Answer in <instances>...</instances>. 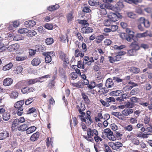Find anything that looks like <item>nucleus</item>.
I'll use <instances>...</instances> for the list:
<instances>
[{"label": "nucleus", "instance_id": "obj_1", "mask_svg": "<svg viewBox=\"0 0 152 152\" xmlns=\"http://www.w3.org/2000/svg\"><path fill=\"white\" fill-rule=\"evenodd\" d=\"M77 107L80 115H78L81 120L83 122H85L88 125H90L92 122L91 117L89 115L90 112L88 111L86 115L83 112L85 110V107L84 105L81 103L80 106H77Z\"/></svg>", "mask_w": 152, "mask_h": 152}, {"label": "nucleus", "instance_id": "obj_2", "mask_svg": "<svg viewBox=\"0 0 152 152\" xmlns=\"http://www.w3.org/2000/svg\"><path fill=\"white\" fill-rule=\"evenodd\" d=\"M87 135H83V137L89 141L92 142L94 140L93 136L98 135V132L95 129H92L89 128L87 130Z\"/></svg>", "mask_w": 152, "mask_h": 152}, {"label": "nucleus", "instance_id": "obj_3", "mask_svg": "<svg viewBox=\"0 0 152 152\" xmlns=\"http://www.w3.org/2000/svg\"><path fill=\"white\" fill-rule=\"evenodd\" d=\"M104 132L109 140L112 141H114L116 140L115 137L110 129L107 128L104 129Z\"/></svg>", "mask_w": 152, "mask_h": 152}, {"label": "nucleus", "instance_id": "obj_4", "mask_svg": "<svg viewBox=\"0 0 152 152\" xmlns=\"http://www.w3.org/2000/svg\"><path fill=\"white\" fill-rule=\"evenodd\" d=\"M42 55L45 56V60L47 63L50 62L51 60V56H55V53L53 51L45 52L42 53Z\"/></svg>", "mask_w": 152, "mask_h": 152}, {"label": "nucleus", "instance_id": "obj_5", "mask_svg": "<svg viewBox=\"0 0 152 152\" xmlns=\"http://www.w3.org/2000/svg\"><path fill=\"white\" fill-rule=\"evenodd\" d=\"M110 146L114 150H117L123 146L122 144L120 142H116L115 143L113 142H110Z\"/></svg>", "mask_w": 152, "mask_h": 152}, {"label": "nucleus", "instance_id": "obj_6", "mask_svg": "<svg viewBox=\"0 0 152 152\" xmlns=\"http://www.w3.org/2000/svg\"><path fill=\"white\" fill-rule=\"evenodd\" d=\"M108 19H110L113 22H115L118 20L119 18L116 14L110 12L108 15Z\"/></svg>", "mask_w": 152, "mask_h": 152}, {"label": "nucleus", "instance_id": "obj_7", "mask_svg": "<svg viewBox=\"0 0 152 152\" xmlns=\"http://www.w3.org/2000/svg\"><path fill=\"white\" fill-rule=\"evenodd\" d=\"M148 36L150 37H152V34H150V32L148 31H146L145 32L142 33L137 34L136 37L141 38L146 37Z\"/></svg>", "mask_w": 152, "mask_h": 152}, {"label": "nucleus", "instance_id": "obj_8", "mask_svg": "<svg viewBox=\"0 0 152 152\" xmlns=\"http://www.w3.org/2000/svg\"><path fill=\"white\" fill-rule=\"evenodd\" d=\"M19 47V45L17 44H15L10 45L7 48L9 51H14L17 50Z\"/></svg>", "mask_w": 152, "mask_h": 152}, {"label": "nucleus", "instance_id": "obj_9", "mask_svg": "<svg viewBox=\"0 0 152 152\" xmlns=\"http://www.w3.org/2000/svg\"><path fill=\"white\" fill-rule=\"evenodd\" d=\"M36 23L35 21L31 20L25 22V26L27 28H31L35 25Z\"/></svg>", "mask_w": 152, "mask_h": 152}, {"label": "nucleus", "instance_id": "obj_10", "mask_svg": "<svg viewBox=\"0 0 152 152\" xmlns=\"http://www.w3.org/2000/svg\"><path fill=\"white\" fill-rule=\"evenodd\" d=\"M42 59L39 57L34 58L31 61V64L34 66H36L39 65L41 62Z\"/></svg>", "mask_w": 152, "mask_h": 152}, {"label": "nucleus", "instance_id": "obj_11", "mask_svg": "<svg viewBox=\"0 0 152 152\" xmlns=\"http://www.w3.org/2000/svg\"><path fill=\"white\" fill-rule=\"evenodd\" d=\"M24 102V101L23 100L18 101L15 104L14 107L18 109L23 108Z\"/></svg>", "mask_w": 152, "mask_h": 152}, {"label": "nucleus", "instance_id": "obj_12", "mask_svg": "<svg viewBox=\"0 0 152 152\" xmlns=\"http://www.w3.org/2000/svg\"><path fill=\"white\" fill-rule=\"evenodd\" d=\"M60 58L64 61V62L66 64H68L69 63V60L66 57L65 54L62 51H60L59 53Z\"/></svg>", "mask_w": 152, "mask_h": 152}, {"label": "nucleus", "instance_id": "obj_13", "mask_svg": "<svg viewBox=\"0 0 152 152\" xmlns=\"http://www.w3.org/2000/svg\"><path fill=\"white\" fill-rule=\"evenodd\" d=\"M105 86L107 88H111L114 86V83L112 79L109 78L107 79L105 83Z\"/></svg>", "mask_w": 152, "mask_h": 152}, {"label": "nucleus", "instance_id": "obj_14", "mask_svg": "<svg viewBox=\"0 0 152 152\" xmlns=\"http://www.w3.org/2000/svg\"><path fill=\"white\" fill-rule=\"evenodd\" d=\"M13 83L12 79L10 78H7L3 81V85L4 86H8L11 85Z\"/></svg>", "mask_w": 152, "mask_h": 152}, {"label": "nucleus", "instance_id": "obj_15", "mask_svg": "<svg viewBox=\"0 0 152 152\" xmlns=\"http://www.w3.org/2000/svg\"><path fill=\"white\" fill-rule=\"evenodd\" d=\"M83 33L88 34L93 32V29L88 27H84L81 29Z\"/></svg>", "mask_w": 152, "mask_h": 152}, {"label": "nucleus", "instance_id": "obj_16", "mask_svg": "<svg viewBox=\"0 0 152 152\" xmlns=\"http://www.w3.org/2000/svg\"><path fill=\"white\" fill-rule=\"evenodd\" d=\"M111 114L120 120H123L125 118V117L123 115L122 113L118 112H112Z\"/></svg>", "mask_w": 152, "mask_h": 152}, {"label": "nucleus", "instance_id": "obj_17", "mask_svg": "<svg viewBox=\"0 0 152 152\" xmlns=\"http://www.w3.org/2000/svg\"><path fill=\"white\" fill-rule=\"evenodd\" d=\"M140 20L141 24H143L145 27L148 28L150 26L149 21L147 20H145L144 18H140Z\"/></svg>", "mask_w": 152, "mask_h": 152}, {"label": "nucleus", "instance_id": "obj_18", "mask_svg": "<svg viewBox=\"0 0 152 152\" xmlns=\"http://www.w3.org/2000/svg\"><path fill=\"white\" fill-rule=\"evenodd\" d=\"M133 112V110L132 109H124L122 111L123 115L127 116L132 114Z\"/></svg>", "mask_w": 152, "mask_h": 152}, {"label": "nucleus", "instance_id": "obj_19", "mask_svg": "<svg viewBox=\"0 0 152 152\" xmlns=\"http://www.w3.org/2000/svg\"><path fill=\"white\" fill-rule=\"evenodd\" d=\"M9 137V133L7 131H3L0 133V140H3Z\"/></svg>", "mask_w": 152, "mask_h": 152}, {"label": "nucleus", "instance_id": "obj_20", "mask_svg": "<svg viewBox=\"0 0 152 152\" xmlns=\"http://www.w3.org/2000/svg\"><path fill=\"white\" fill-rule=\"evenodd\" d=\"M71 85L73 87L77 88H82L83 87V84L82 82L78 81L77 83H71Z\"/></svg>", "mask_w": 152, "mask_h": 152}, {"label": "nucleus", "instance_id": "obj_21", "mask_svg": "<svg viewBox=\"0 0 152 152\" xmlns=\"http://www.w3.org/2000/svg\"><path fill=\"white\" fill-rule=\"evenodd\" d=\"M26 86L33 85L37 82H40L37 79H31L28 80H25Z\"/></svg>", "mask_w": 152, "mask_h": 152}, {"label": "nucleus", "instance_id": "obj_22", "mask_svg": "<svg viewBox=\"0 0 152 152\" xmlns=\"http://www.w3.org/2000/svg\"><path fill=\"white\" fill-rule=\"evenodd\" d=\"M132 48L136 51L140 49V47L137 42L135 41L132 42L130 45Z\"/></svg>", "mask_w": 152, "mask_h": 152}, {"label": "nucleus", "instance_id": "obj_23", "mask_svg": "<svg viewBox=\"0 0 152 152\" xmlns=\"http://www.w3.org/2000/svg\"><path fill=\"white\" fill-rule=\"evenodd\" d=\"M39 136V133L37 132L33 134L30 137V140L32 141H34L37 140Z\"/></svg>", "mask_w": 152, "mask_h": 152}, {"label": "nucleus", "instance_id": "obj_24", "mask_svg": "<svg viewBox=\"0 0 152 152\" xmlns=\"http://www.w3.org/2000/svg\"><path fill=\"white\" fill-rule=\"evenodd\" d=\"M25 86H26V80L18 82L15 85V87L17 88H20Z\"/></svg>", "mask_w": 152, "mask_h": 152}, {"label": "nucleus", "instance_id": "obj_25", "mask_svg": "<svg viewBox=\"0 0 152 152\" xmlns=\"http://www.w3.org/2000/svg\"><path fill=\"white\" fill-rule=\"evenodd\" d=\"M36 129V128L34 126H31L27 128L26 130L27 134H28L34 132Z\"/></svg>", "mask_w": 152, "mask_h": 152}, {"label": "nucleus", "instance_id": "obj_26", "mask_svg": "<svg viewBox=\"0 0 152 152\" xmlns=\"http://www.w3.org/2000/svg\"><path fill=\"white\" fill-rule=\"evenodd\" d=\"M70 123L71 128H72L73 126H75L77 124V119L75 117L73 118L72 120H70Z\"/></svg>", "mask_w": 152, "mask_h": 152}, {"label": "nucleus", "instance_id": "obj_27", "mask_svg": "<svg viewBox=\"0 0 152 152\" xmlns=\"http://www.w3.org/2000/svg\"><path fill=\"white\" fill-rule=\"evenodd\" d=\"M123 91L121 90H117L113 91L110 92V94L112 96H117L122 94Z\"/></svg>", "mask_w": 152, "mask_h": 152}, {"label": "nucleus", "instance_id": "obj_28", "mask_svg": "<svg viewBox=\"0 0 152 152\" xmlns=\"http://www.w3.org/2000/svg\"><path fill=\"white\" fill-rule=\"evenodd\" d=\"M37 34V33L34 30H29L27 31L26 35L28 36L33 37Z\"/></svg>", "mask_w": 152, "mask_h": 152}, {"label": "nucleus", "instance_id": "obj_29", "mask_svg": "<svg viewBox=\"0 0 152 152\" xmlns=\"http://www.w3.org/2000/svg\"><path fill=\"white\" fill-rule=\"evenodd\" d=\"M28 127V126L26 124H23L21 125L18 127V129L19 130L21 131H26V129Z\"/></svg>", "mask_w": 152, "mask_h": 152}, {"label": "nucleus", "instance_id": "obj_30", "mask_svg": "<svg viewBox=\"0 0 152 152\" xmlns=\"http://www.w3.org/2000/svg\"><path fill=\"white\" fill-rule=\"evenodd\" d=\"M59 38L60 39V41L62 42H65L66 39L67 40V42H68L67 35L66 34H65L64 35L61 34Z\"/></svg>", "mask_w": 152, "mask_h": 152}, {"label": "nucleus", "instance_id": "obj_31", "mask_svg": "<svg viewBox=\"0 0 152 152\" xmlns=\"http://www.w3.org/2000/svg\"><path fill=\"white\" fill-rule=\"evenodd\" d=\"M113 22L111 20L108 19L105 20L103 22L104 25L106 26H109L113 24Z\"/></svg>", "mask_w": 152, "mask_h": 152}, {"label": "nucleus", "instance_id": "obj_32", "mask_svg": "<svg viewBox=\"0 0 152 152\" xmlns=\"http://www.w3.org/2000/svg\"><path fill=\"white\" fill-rule=\"evenodd\" d=\"M104 38V36L103 35H99L96 37V42L97 43H101Z\"/></svg>", "mask_w": 152, "mask_h": 152}, {"label": "nucleus", "instance_id": "obj_33", "mask_svg": "<svg viewBox=\"0 0 152 152\" xmlns=\"http://www.w3.org/2000/svg\"><path fill=\"white\" fill-rule=\"evenodd\" d=\"M59 7V6L58 4H56L54 5L50 6L48 8V9L50 11H53L56 10Z\"/></svg>", "mask_w": 152, "mask_h": 152}, {"label": "nucleus", "instance_id": "obj_34", "mask_svg": "<svg viewBox=\"0 0 152 152\" xmlns=\"http://www.w3.org/2000/svg\"><path fill=\"white\" fill-rule=\"evenodd\" d=\"M13 66V64L11 63L4 66L3 68V70L4 71L8 70L11 69Z\"/></svg>", "mask_w": 152, "mask_h": 152}, {"label": "nucleus", "instance_id": "obj_35", "mask_svg": "<svg viewBox=\"0 0 152 152\" xmlns=\"http://www.w3.org/2000/svg\"><path fill=\"white\" fill-rule=\"evenodd\" d=\"M73 13L72 12H70L67 15V18L68 22L72 21L74 18Z\"/></svg>", "mask_w": 152, "mask_h": 152}, {"label": "nucleus", "instance_id": "obj_36", "mask_svg": "<svg viewBox=\"0 0 152 152\" xmlns=\"http://www.w3.org/2000/svg\"><path fill=\"white\" fill-rule=\"evenodd\" d=\"M24 37L20 34H17L13 38V40L15 41H19L23 39Z\"/></svg>", "mask_w": 152, "mask_h": 152}, {"label": "nucleus", "instance_id": "obj_37", "mask_svg": "<svg viewBox=\"0 0 152 152\" xmlns=\"http://www.w3.org/2000/svg\"><path fill=\"white\" fill-rule=\"evenodd\" d=\"M136 54L137 51L132 48L128 51L127 54L129 56H134L136 55Z\"/></svg>", "mask_w": 152, "mask_h": 152}, {"label": "nucleus", "instance_id": "obj_38", "mask_svg": "<svg viewBox=\"0 0 152 152\" xmlns=\"http://www.w3.org/2000/svg\"><path fill=\"white\" fill-rule=\"evenodd\" d=\"M129 70L131 72L135 74L139 73L140 71L139 68L134 67L130 68Z\"/></svg>", "mask_w": 152, "mask_h": 152}, {"label": "nucleus", "instance_id": "obj_39", "mask_svg": "<svg viewBox=\"0 0 152 152\" xmlns=\"http://www.w3.org/2000/svg\"><path fill=\"white\" fill-rule=\"evenodd\" d=\"M10 95L11 98L15 99L18 97V93L16 91H14L11 92Z\"/></svg>", "mask_w": 152, "mask_h": 152}, {"label": "nucleus", "instance_id": "obj_40", "mask_svg": "<svg viewBox=\"0 0 152 152\" xmlns=\"http://www.w3.org/2000/svg\"><path fill=\"white\" fill-rule=\"evenodd\" d=\"M2 116L4 120L7 121L10 118V115L9 113H5L3 114Z\"/></svg>", "mask_w": 152, "mask_h": 152}, {"label": "nucleus", "instance_id": "obj_41", "mask_svg": "<svg viewBox=\"0 0 152 152\" xmlns=\"http://www.w3.org/2000/svg\"><path fill=\"white\" fill-rule=\"evenodd\" d=\"M20 122H19V119H15L13 122L12 124V127L15 128L17 127L18 128V126L19 125Z\"/></svg>", "mask_w": 152, "mask_h": 152}, {"label": "nucleus", "instance_id": "obj_42", "mask_svg": "<svg viewBox=\"0 0 152 152\" xmlns=\"http://www.w3.org/2000/svg\"><path fill=\"white\" fill-rule=\"evenodd\" d=\"M23 68L21 66H18L15 71V72L16 74L20 73L22 71Z\"/></svg>", "mask_w": 152, "mask_h": 152}, {"label": "nucleus", "instance_id": "obj_43", "mask_svg": "<svg viewBox=\"0 0 152 152\" xmlns=\"http://www.w3.org/2000/svg\"><path fill=\"white\" fill-rule=\"evenodd\" d=\"M139 92V90L138 88H134L130 92V94L131 95H135L138 94Z\"/></svg>", "mask_w": 152, "mask_h": 152}, {"label": "nucleus", "instance_id": "obj_44", "mask_svg": "<svg viewBox=\"0 0 152 152\" xmlns=\"http://www.w3.org/2000/svg\"><path fill=\"white\" fill-rule=\"evenodd\" d=\"M134 37V34H130L128 35H126V36L125 39L128 42H130L132 41Z\"/></svg>", "mask_w": 152, "mask_h": 152}, {"label": "nucleus", "instance_id": "obj_45", "mask_svg": "<svg viewBox=\"0 0 152 152\" xmlns=\"http://www.w3.org/2000/svg\"><path fill=\"white\" fill-rule=\"evenodd\" d=\"M82 96L83 98V99L85 102L87 103H88L89 102V100L88 99V96L85 94L84 93H82Z\"/></svg>", "mask_w": 152, "mask_h": 152}, {"label": "nucleus", "instance_id": "obj_46", "mask_svg": "<svg viewBox=\"0 0 152 152\" xmlns=\"http://www.w3.org/2000/svg\"><path fill=\"white\" fill-rule=\"evenodd\" d=\"M131 141L133 143L136 145H138L139 144V140L134 137L133 138H131Z\"/></svg>", "mask_w": 152, "mask_h": 152}, {"label": "nucleus", "instance_id": "obj_47", "mask_svg": "<svg viewBox=\"0 0 152 152\" xmlns=\"http://www.w3.org/2000/svg\"><path fill=\"white\" fill-rule=\"evenodd\" d=\"M27 58L26 56H18L16 57V60L17 61H21L26 60Z\"/></svg>", "mask_w": 152, "mask_h": 152}, {"label": "nucleus", "instance_id": "obj_48", "mask_svg": "<svg viewBox=\"0 0 152 152\" xmlns=\"http://www.w3.org/2000/svg\"><path fill=\"white\" fill-rule=\"evenodd\" d=\"M126 47L125 45H124L118 46L117 45H115L114 46V48L115 50H120Z\"/></svg>", "mask_w": 152, "mask_h": 152}, {"label": "nucleus", "instance_id": "obj_49", "mask_svg": "<svg viewBox=\"0 0 152 152\" xmlns=\"http://www.w3.org/2000/svg\"><path fill=\"white\" fill-rule=\"evenodd\" d=\"M46 44L47 45H50L52 44L53 42V39L51 38H47L45 40Z\"/></svg>", "mask_w": 152, "mask_h": 152}, {"label": "nucleus", "instance_id": "obj_50", "mask_svg": "<svg viewBox=\"0 0 152 152\" xmlns=\"http://www.w3.org/2000/svg\"><path fill=\"white\" fill-rule=\"evenodd\" d=\"M36 111V109L34 107H32L29 109L27 111V114H30L31 113H33L35 112Z\"/></svg>", "mask_w": 152, "mask_h": 152}, {"label": "nucleus", "instance_id": "obj_51", "mask_svg": "<svg viewBox=\"0 0 152 152\" xmlns=\"http://www.w3.org/2000/svg\"><path fill=\"white\" fill-rule=\"evenodd\" d=\"M27 31H28V29L24 28H20L18 31V32L20 34L26 33V34Z\"/></svg>", "mask_w": 152, "mask_h": 152}, {"label": "nucleus", "instance_id": "obj_52", "mask_svg": "<svg viewBox=\"0 0 152 152\" xmlns=\"http://www.w3.org/2000/svg\"><path fill=\"white\" fill-rule=\"evenodd\" d=\"M33 101L34 100L33 98L31 97L26 99L24 103H25L26 105H28L31 104Z\"/></svg>", "mask_w": 152, "mask_h": 152}, {"label": "nucleus", "instance_id": "obj_53", "mask_svg": "<svg viewBox=\"0 0 152 152\" xmlns=\"http://www.w3.org/2000/svg\"><path fill=\"white\" fill-rule=\"evenodd\" d=\"M133 129V127L131 125H128L127 126H125L124 127V130L129 132H130L132 131Z\"/></svg>", "mask_w": 152, "mask_h": 152}, {"label": "nucleus", "instance_id": "obj_54", "mask_svg": "<svg viewBox=\"0 0 152 152\" xmlns=\"http://www.w3.org/2000/svg\"><path fill=\"white\" fill-rule=\"evenodd\" d=\"M125 106L126 107L128 108H131L134 107V104L133 103L128 102H127Z\"/></svg>", "mask_w": 152, "mask_h": 152}, {"label": "nucleus", "instance_id": "obj_55", "mask_svg": "<svg viewBox=\"0 0 152 152\" xmlns=\"http://www.w3.org/2000/svg\"><path fill=\"white\" fill-rule=\"evenodd\" d=\"M110 30L111 31L114 32L116 31L118 29V27L117 25H111Z\"/></svg>", "mask_w": 152, "mask_h": 152}, {"label": "nucleus", "instance_id": "obj_56", "mask_svg": "<svg viewBox=\"0 0 152 152\" xmlns=\"http://www.w3.org/2000/svg\"><path fill=\"white\" fill-rule=\"evenodd\" d=\"M78 22L80 24L83 26L88 24L87 21L86 20H78Z\"/></svg>", "mask_w": 152, "mask_h": 152}, {"label": "nucleus", "instance_id": "obj_57", "mask_svg": "<svg viewBox=\"0 0 152 152\" xmlns=\"http://www.w3.org/2000/svg\"><path fill=\"white\" fill-rule=\"evenodd\" d=\"M106 101L108 103L111 102H115V99L114 97H110L106 99Z\"/></svg>", "mask_w": 152, "mask_h": 152}, {"label": "nucleus", "instance_id": "obj_58", "mask_svg": "<svg viewBox=\"0 0 152 152\" xmlns=\"http://www.w3.org/2000/svg\"><path fill=\"white\" fill-rule=\"evenodd\" d=\"M44 27L46 28L48 30H51L53 28V25L49 23H46Z\"/></svg>", "mask_w": 152, "mask_h": 152}, {"label": "nucleus", "instance_id": "obj_59", "mask_svg": "<svg viewBox=\"0 0 152 152\" xmlns=\"http://www.w3.org/2000/svg\"><path fill=\"white\" fill-rule=\"evenodd\" d=\"M104 42L105 45L109 46L111 44L112 41L109 39H106L104 41Z\"/></svg>", "mask_w": 152, "mask_h": 152}, {"label": "nucleus", "instance_id": "obj_60", "mask_svg": "<svg viewBox=\"0 0 152 152\" xmlns=\"http://www.w3.org/2000/svg\"><path fill=\"white\" fill-rule=\"evenodd\" d=\"M133 88V86H126L123 88V90L125 91L131 90Z\"/></svg>", "mask_w": 152, "mask_h": 152}, {"label": "nucleus", "instance_id": "obj_61", "mask_svg": "<svg viewBox=\"0 0 152 152\" xmlns=\"http://www.w3.org/2000/svg\"><path fill=\"white\" fill-rule=\"evenodd\" d=\"M12 23L13 26L15 28L18 27L19 25V21L18 20H16L13 22H11Z\"/></svg>", "mask_w": 152, "mask_h": 152}, {"label": "nucleus", "instance_id": "obj_62", "mask_svg": "<svg viewBox=\"0 0 152 152\" xmlns=\"http://www.w3.org/2000/svg\"><path fill=\"white\" fill-rule=\"evenodd\" d=\"M70 76L73 80H74L77 78L78 76L75 72H72L70 74Z\"/></svg>", "mask_w": 152, "mask_h": 152}, {"label": "nucleus", "instance_id": "obj_63", "mask_svg": "<svg viewBox=\"0 0 152 152\" xmlns=\"http://www.w3.org/2000/svg\"><path fill=\"white\" fill-rule=\"evenodd\" d=\"M111 128L114 131H116L118 129V128L117 125L115 124H112L110 125Z\"/></svg>", "mask_w": 152, "mask_h": 152}, {"label": "nucleus", "instance_id": "obj_64", "mask_svg": "<svg viewBox=\"0 0 152 152\" xmlns=\"http://www.w3.org/2000/svg\"><path fill=\"white\" fill-rule=\"evenodd\" d=\"M76 36L77 37L78 39L82 41L83 40V37L81 35V33L78 32L76 34Z\"/></svg>", "mask_w": 152, "mask_h": 152}]
</instances>
